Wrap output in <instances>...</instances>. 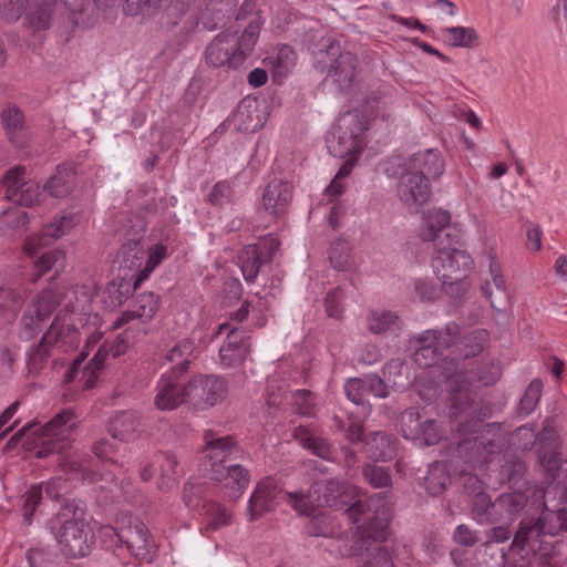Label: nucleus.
<instances>
[{
	"instance_id": "f257e3e1",
	"label": "nucleus",
	"mask_w": 567,
	"mask_h": 567,
	"mask_svg": "<svg viewBox=\"0 0 567 567\" xmlns=\"http://www.w3.org/2000/svg\"><path fill=\"white\" fill-rule=\"evenodd\" d=\"M293 509L301 515H311L316 506L326 504L334 509L346 508V513L358 524L359 539L348 555L358 557L367 567H394L389 550L383 545L391 519V504L383 493L355 501L357 488L337 478L315 483L306 493L296 491L287 494Z\"/></svg>"
},
{
	"instance_id": "f03ea898",
	"label": "nucleus",
	"mask_w": 567,
	"mask_h": 567,
	"mask_svg": "<svg viewBox=\"0 0 567 567\" xmlns=\"http://www.w3.org/2000/svg\"><path fill=\"white\" fill-rule=\"evenodd\" d=\"M474 377L481 385L488 386L499 379L501 368L494 362H486L477 369L476 373L456 372L449 378L451 393L449 415L453 422L452 430L460 435L476 434L484 425L476 404Z\"/></svg>"
},
{
	"instance_id": "7ed1b4c3",
	"label": "nucleus",
	"mask_w": 567,
	"mask_h": 567,
	"mask_svg": "<svg viewBox=\"0 0 567 567\" xmlns=\"http://www.w3.org/2000/svg\"><path fill=\"white\" fill-rule=\"evenodd\" d=\"M368 130V120L363 114L357 112H347L343 114L336 127L327 137V146L333 156L347 157L343 165L326 188L330 196L338 197L344 186L342 179L348 177L357 163V154L363 147L364 133Z\"/></svg>"
},
{
	"instance_id": "20e7f679",
	"label": "nucleus",
	"mask_w": 567,
	"mask_h": 567,
	"mask_svg": "<svg viewBox=\"0 0 567 567\" xmlns=\"http://www.w3.org/2000/svg\"><path fill=\"white\" fill-rule=\"evenodd\" d=\"M80 0H7L3 14L9 21L23 19L31 32L45 31L54 18H62L65 29L73 31L79 25L76 11Z\"/></svg>"
},
{
	"instance_id": "39448f33",
	"label": "nucleus",
	"mask_w": 567,
	"mask_h": 567,
	"mask_svg": "<svg viewBox=\"0 0 567 567\" xmlns=\"http://www.w3.org/2000/svg\"><path fill=\"white\" fill-rule=\"evenodd\" d=\"M260 33V24L251 21L243 33L227 29L210 41L205 51L206 63L213 68H239L252 53Z\"/></svg>"
},
{
	"instance_id": "423d86ee",
	"label": "nucleus",
	"mask_w": 567,
	"mask_h": 567,
	"mask_svg": "<svg viewBox=\"0 0 567 567\" xmlns=\"http://www.w3.org/2000/svg\"><path fill=\"white\" fill-rule=\"evenodd\" d=\"M51 524L53 528L59 526L55 537L65 556L80 558L91 551L94 540L83 506L75 502L64 504Z\"/></svg>"
},
{
	"instance_id": "0eeeda50",
	"label": "nucleus",
	"mask_w": 567,
	"mask_h": 567,
	"mask_svg": "<svg viewBox=\"0 0 567 567\" xmlns=\"http://www.w3.org/2000/svg\"><path fill=\"white\" fill-rule=\"evenodd\" d=\"M78 422L75 413L71 409H65L41 429L31 432L35 424H24L11 436L9 443L17 444L27 436L28 442L35 444V456L43 458L64 450V441L70 437Z\"/></svg>"
},
{
	"instance_id": "6e6552de",
	"label": "nucleus",
	"mask_w": 567,
	"mask_h": 567,
	"mask_svg": "<svg viewBox=\"0 0 567 567\" xmlns=\"http://www.w3.org/2000/svg\"><path fill=\"white\" fill-rule=\"evenodd\" d=\"M79 343L80 332L74 323L70 319L58 315L39 343L27 353L29 373H39L50 357L58 360L56 354L73 351Z\"/></svg>"
},
{
	"instance_id": "1a4fd4ad",
	"label": "nucleus",
	"mask_w": 567,
	"mask_h": 567,
	"mask_svg": "<svg viewBox=\"0 0 567 567\" xmlns=\"http://www.w3.org/2000/svg\"><path fill=\"white\" fill-rule=\"evenodd\" d=\"M458 239L449 240L444 247H436V255L432 259V267L437 279L444 286H458L460 290L468 288L465 281L473 260L465 251L456 247Z\"/></svg>"
},
{
	"instance_id": "9d476101",
	"label": "nucleus",
	"mask_w": 567,
	"mask_h": 567,
	"mask_svg": "<svg viewBox=\"0 0 567 567\" xmlns=\"http://www.w3.org/2000/svg\"><path fill=\"white\" fill-rule=\"evenodd\" d=\"M461 333L456 322H449L443 330L430 329L414 336L411 342L415 348L413 360L420 368L435 365L443 351L455 344Z\"/></svg>"
},
{
	"instance_id": "9b49d317",
	"label": "nucleus",
	"mask_w": 567,
	"mask_h": 567,
	"mask_svg": "<svg viewBox=\"0 0 567 567\" xmlns=\"http://www.w3.org/2000/svg\"><path fill=\"white\" fill-rule=\"evenodd\" d=\"M227 392V381L218 375L198 374L186 383L187 403L200 411L223 402Z\"/></svg>"
},
{
	"instance_id": "f8f14e48",
	"label": "nucleus",
	"mask_w": 567,
	"mask_h": 567,
	"mask_svg": "<svg viewBox=\"0 0 567 567\" xmlns=\"http://www.w3.org/2000/svg\"><path fill=\"white\" fill-rule=\"evenodd\" d=\"M145 251L141 247L138 240H128L125 243L117 252V260L127 269H141L140 275L135 281L138 285L141 281L147 279L153 270L167 257V247L162 244H155L147 250V259L143 266Z\"/></svg>"
},
{
	"instance_id": "ddd939ff",
	"label": "nucleus",
	"mask_w": 567,
	"mask_h": 567,
	"mask_svg": "<svg viewBox=\"0 0 567 567\" xmlns=\"http://www.w3.org/2000/svg\"><path fill=\"white\" fill-rule=\"evenodd\" d=\"M205 447L200 461V471L209 477L210 468L225 467L227 461L237 460L243 454L241 449L229 435L218 436L213 431L204 433Z\"/></svg>"
},
{
	"instance_id": "4468645a",
	"label": "nucleus",
	"mask_w": 567,
	"mask_h": 567,
	"mask_svg": "<svg viewBox=\"0 0 567 567\" xmlns=\"http://www.w3.org/2000/svg\"><path fill=\"white\" fill-rule=\"evenodd\" d=\"M400 431L406 440L419 441L426 446L437 444L443 435L435 420L421 421L420 413L414 408L401 413Z\"/></svg>"
},
{
	"instance_id": "2eb2a0df",
	"label": "nucleus",
	"mask_w": 567,
	"mask_h": 567,
	"mask_svg": "<svg viewBox=\"0 0 567 567\" xmlns=\"http://www.w3.org/2000/svg\"><path fill=\"white\" fill-rule=\"evenodd\" d=\"M450 224V212L442 208H431L423 214L419 236L423 241L433 243L434 248L444 247V244L449 240L458 239V234Z\"/></svg>"
},
{
	"instance_id": "dca6fc26",
	"label": "nucleus",
	"mask_w": 567,
	"mask_h": 567,
	"mask_svg": "<svg viewBox=\"0 0 567 567\" xmlns=\"http://www.w3.org/2000/svg\"><path fill=\"white\" fill-rule=\"evenodd\" d=\"M58 303L55 292L52 290L41 291L27 307L21 318V334L28 339L33 338L41 331L43 322L50 318Z\"/></svg>"
},
{
	"instance_id": "f3484780",
	"label": "nucleus",
	"mask_w": 567,
	"mask_h": 567,
	"mask_svg": "<svg viewBox=\"0 0 567 567\" xmlns=\"http://www.w3.org/2000/svg\"><path fill=\"white\" fill-rule=\"evenodd\" d=\"M527 497L522 492H511L501 494L494 502H489L487 496L478 494L476 508L480 514H485L491 522L509 519L518 514L526 505Z\"/></svg>"
},
{
	"instance_id": "a211bd4d",
	"label": "nucleus",
	"mask_w": 567,
	"mask_h": 567,
	"mask_svg": "<svg viewBox=\"0 0 567 567\" xmlns=\"http://www.w3.org/2000/svg\"><path fill=\"white\" fill-rule=\"evenodd\" d=\"M120 538L135 558L147 563L153 560L157 546L143 522L130 520L128 525L120 528Z\"/></svg>"
},
{
	"instance_id": "6ab92c4d",
	"label": "nucleus",
	"mask_w": 567,
	"mask_h": 567,
	"mask_svg": "<svg viewBox=\"0 0 567 567\" xmlns=\"http://www.w3.org/2000/svg\"><path fill=\"white\" fill-rule=\"evenodd\" d=\"M217 333H227V340L219 349L220 364L224 368L241 364L250 352L249 339L228 322L219 324Z\"/></svg>"
},
{
	"instance_id": "aec40b11",
	"label": "nucleus",
	"mask_w": 567,
	"mask_h": 567,
	"mask_svg": "<svg viewBox=\"0 0 567 567\" xmlns=\"http://www.w3.org/2000/svg\"><path fill=\"white\" fill-rule=\"evenodd\" d=\"M25 169L14 167L3 177L6 198L21 206H33L40 200V188L35 183L25 182Z\"/></svg>"
},
{
	"instance_id": "412c9836",
	"label": "nucleus",
	"mask_w": 567,
	"mask_h": 567,
	"mask_svg": "<svg viewBox=\"0 0 567 567\" xmlns=\"http://www.w3.org/2000/svg\"><path fill=\"white\" fill-rule=\"evenodd\" d=\"M293 197V186L289 181L274 177L261 194V207L271 217L287 214Z\"/></svg>"
},
{
	"instance_id": "4be33fe9",
	"label": "nucleus",
	"mask_w": 567,
	"mask_h": 567,
	"mask_svg": "<svg viewBox=\"0 0 567 567\" xmlns=\"http://www.w3.org/2000/svg\"><path fill=\"white\" fill-rule=\"evenodd\" d=\"M29 293V288L19 277L7 278L0 284V323L16 319Z\"/></svg>"
},
{
	"instance_id": "5701e85b",
	"label": "nucleus",
	"mask_w": 567,
	"mask_h": 567,
	"mask_svg": "<svg viewBox=\"0 0 567 567\" xmlns=\"http://www.w3.org/2000/svg\"><path fill=\"white\" fill-rule=\"evenodd\" d=\"M431 194V185L424 176L411 169L401 175L398 184V195L410 210H417L420 206L427 203Z\"/></svg>"
},
{
	"instance_id": "b1692460",
	"label": "nucleus",
	"mask_w": 567,
	"mask_h": 567,
	"mask_svg": "<svg viewBox=\"0 0 567 567\" xmlns=\"http://www.w3.org/2000/svg\"><path fill=\"white\" fill-rule=\"evenodd\" d=\"M287 494L289 493H282L271 478L259 482L248 501L249 520H257L265 513L272 511L279 498H285L291 505Z\"/></svg>"
},
{
	"instance_id": "393cba45",
	"label": "nucleus",
	"mask_w": 567,
	"mask_h": 567,
	"mask_svg": "<svg viewBox=\"0 0 567 567\" xmlns=\"http://www.w3.org/2000/svg\"><path fill=\"white\" fill-rule=\"evenodd\" d=\"M179 375L164 372L156 382L154 405L161 411H173L187 402L186 384L179 383Z\"/></svg>"
},
{
	"instance_id": "a878e982",
	"label": "nucleus",
	"mask_w": 567,
	"mask_h": 567,
	"mask_svg": "<svg viewBox=\"0 0 567 567\" xmlns=\"http://www.w3.org/2000/svg\"><path fill=\"white\" fill-rule=\"evenodd\" d=\"M481 291L495 310L501 311L508 305L509 292L502 265L494 256H489L488 278L481 285Z\"/></svg>"
},
{
	"instance_id": "bb28decb",
	"label": "nucleus",
	"mask_w": 567,
	"mask_h": 567,
	"mask_svg": "<svg viewBox=\"0 0 567 567\" xmlns=\"http://www.w3.org/2000/svg\"><path fill=\"white\" fill-rule=\"evenodd\" d=\"M208 478L219 483L230 498L240 497L250 481L249 472L239 464L210 468Z\"/></svg>"
},
{
	"instance_id": "cd10ccee",
	"label": "nucleus",
	"mask_w": 567,
	"mask_h": 567,
	"mask_svg": "<svg viewBox=\"0 0 567 567\" xmlns=\"http://www.w3.org/2000/svg\"><path fill=\"white\" fill-rule=\"evenodd\" d=\"M159 299L153 292H142L137 295L130 309L124 311L114 322V329H121L125 326L131 327L135 321H148L157 312Z\"/></svg>"
},
{
	"instance_id": "c85d7f7f",
	"label": "nucleus",
	"mask_w": 567,
	"mask_h": 567,
	"mask_svg": "<svg viewBox=\"0 0 567 567\" xmlns=\"http://www.w3.org/2000/svg\"><path fill=\"white\" fill-rule=\"evenodd\" d=\"M73 226L71 216H62L54 219L50 225L45 226L42 233L29 236L23 246L24 252L31 258H38L42 252L41 249L49 246L52 240L58 239L69 233Z\"/></svg>"
},
{
	"instance_id": "c756f323",
	"label": "nucleus",
	"mask_w": 567,
	"mask_h": 567,
	"mask_svg": "<svg viewBox=\"0 0 567 567\" xmlns=\"http://www.w3.org/2000/svg\"><path fill=\"white\" fill-rule=\"evenodd\" d=\"M328 56L331 63L328 64V75L341 85L350 84L355 76V59L350 52H340L336 43L329 45Z\"/></svg>"
},
{
	"instance_id": "7c9ffc66",
	"label": "nucleus",
	"mask_w": 567,
	"mask_h": 567,
	"mask_svg": "<svg viewBox=\"0 0 567 567\" xmlns=\"http://www.w3.org/2000/svg\"><path fill=\"white\" fill-rule=\"evenodd\" d=\"M409 169L425 178L436 179L445 171V163L440 151L430 148L413 154L408 161Z\"/></svg>"
},
{
	"instance_id": "2f4dec72",
	"label": "nucleus",
	"mask_w": 567,
	"mask_h": 567,
	"mask_svg": "<svg viewBox=\"0 0 567 567\" xmlns=\"http://www.w3.org/2000/svg\"><path fill=\"white\" fill-rule=\"evenodd\" d=\"M97 290L94 285H75L62 296L60 303L74 315H87L92 310V300Z\"/></svg>"
},
{
	"instance_id": "473e14b6",
	"label": "nucleus",
	"mask_w": 567,
	"mask_h": 567,
	"mask_svg": "<svg viewBox=\"0 0 567 567\" xmlns=\"http://www.w3.org/2000/svg\"><path fill=\"white\" fill-rule=\"evenodd\" d=\"M195 341L188 338L176 342L165 354L164 360L172 364L166 373L182 377L189 368L195 357Z\"/></svg>"
},
{
	"instance_id": "72a5a7b5",
	"label": "nucleus",
	"mask_w": 567,
	"mask_h": 567,
	"mask_svg": "<svg viewBox=\"0 0 567 567\" xmlns=\"http://www.w3.org/2000/svg\"><path fill=\"white\" fill-rule=\"evenodd\" d=\"M0 117L9 141L17 146H21L25 130V121L22 111L18 106L9 104L2 110Z\"/></svg>"
},
{
	"instance_id": "f704fd0d",
	"label": "nucleus",
	"mask_w": 567,
	"mask_h": 567,
	"mask_svg": "<svg viewBox=\"0 0 567 567\" xmlns=\"http://www.w3.org/2000/svg\"><path fill=\"white\" fill-rule=\"evenodd\" d=\"M138 425L140 421L134 412L121 411L111 419L109 431L113 439L125 442L135 437Z\"/></svg>"
},
{
	"instance_id": "c9c22d12",
	"label": "nucleus",
	"mask_w": 567,
	"mask_h": 567,
	"mask_svg": "<svg viewBox=\"0 0 567 567\" xmlns=\"http://www.w3.org/2000/svg\"><path fill=\"white\" fill-rule=\"evenodd\" d=\"M364 451L370 458L388 461L395 453V442L381 431L372 432L365 441Z\"/></svg>"
},
{
	"instance_id": "e433bc0d",
	"label": "nucleus",
	"mask_w": 567,
	"mask_h": 567,
	"mask_svg": "<svg viewBox=\"0 0 567 567\" xmlns=\"http://www.w3.org/2000/svg\"><path fill=\"white\" fill-rule=\"evenodd\" d=\"M368 329L374 334L396 336L401 330V320L392 311H374L368 318Z\"/></svg>"
},
{
	"instance_id": "4c0bfd02",
	"label": "nucleus",
	"mask_w": 567,
	"mask_h": 567,
	"mask_svg": "<svg viewBox=\"0 0 567 567\" xmlns=\"http://www.w3.org/2000/svg\"><path fill=\"white\" fill-rule=\"evenodd\" d=\"M488 540L483 544L484 555H487L489 551L491 555H497V560L495 564L489 565L488 560H484L486 567H504L506 564L507 555L504 549H496L492 546V543H504L511 538L512 532L507 526H497L491 528L487 533Z\"/></svg>"
},
{
	"instance_id": "58836bf2",
	"label": "nucleus",
	"mask_w": 567,
	"mask_h": 567,
	"mask_svg": "<svg viewBox=\"0 0 567 567\" xmlns=\"http://www.w3.org/2000/svg\"><path fill=\"white\" fill-rule=\"evenodd\" d=\"M331 266L338 271H347L354 267L352 247L347 239L338 238L332 241L329 249Z\"/></svg>"
},
{
	"instance_id": "ea45409f",
	"label": "nucleus",
	"mask_w": 567,
	"mask_h": 567,
	"mask_svg": "<svg viewBox=\"0 0 567 567\" xmlns=\"http://www.w3.org/2000/svg\"><path fill=\"white\" fill-rule=\"evenodd\" d=\"M269 60L272 65L275 81L280 82L293 69L297 54L291 47L284 44L277 49L276 55L269 58Z\"/></svg>"
},
{
	"instance_id": "a19ab883",
	"label": "nucleus",
	"mask_w": 567,
	"mask_h": 567,
	"mask_svg": "<svg viewBox=\"0 0 567 567\" xmlns=\"http://www.w3.org/2000/svg\"><path fill=\"white\" fill-rule=\"evenodd\" d=\"M441 32L444 41L453 48H471L478 40L477 32L472 27H445Z\"/></svg>"
},
{
	"instance_id": "79ce46f5",
	"label": "nucleus",
	"mask_w": 567,
	"mask_h": 567,
	"mask_svg": "<svg viewBox=\"0 0 567 567\" xmlns=\"http://www.w3.org/2000/svg\"><path fill=\"white\" fill-rule=\"evenodd\" d=\"M66 265V257L64 251L60 249H52L48 251H43L34 261V270L37 271V276L40 277L48 271H54V274H60L64 270Z\"/></svg>"
},
{
	"instance_id": "37998d69",
	"label": "nucleus",
	"mask_w": 567,
	"mask_h": 567,
	"mask_svg": "<svg viewBox=\"0 0 567 567\" xmlns=\"http://www.w3.org/2000/svg\"><path fill=\"white\" fill-rule=\"evenodd\" d=\"M239 267L247 282H254L261 266L260 252L255 245L245 247L238 255Z\"/></svg>"
},
{
	"instance_id": "c03bdc74",
	"label": "nucleus",
	"mask_w": 567,
	"mask_h": 567,
	"mask_svg": "<svg viewBox=\"0 0 567 567\" xmlns=\"http://www.w3.org/2000/svg\"><path fill=\"white\" fill-rule=\"evenodd\" d=\"M293 437L305 449H308L321 458H328L330 456L331 452L329 445L323 440L316 437L308 427L302 425L297 426L293 430Z\"/></svg>"
},
{
	"instance_id": "a18cd8bd",
	"label": "nucleus",
	"mask_w": 567,
	"mask_h": 567,
	"mask_svg": "<svg viewBox=\"0 0 567 567\" xmlns=\"http://www.w3.org/2000/svg\"><path fill=\"white\" fill-rule=\"evenodd\" d=\"M450 482L446 466L443 463H433L425 476V488L430 495L437 496L442 494Z\"/></svg>"
},
{
	"instance_id": "49530a36",
	"label": "nucleus",
	"mask_w": 567,
	"mask_h": 567,
	"mask_svg": "<svg viewBox=\"0 0 567 567\" xmlns=\"http://www.w3.org/2000/svg\"><path fill=\"white\" fill-rule=\"evenodd\" d=\"M73 173L68 168H59L44 185V190L54 197L66 196L73 186Z\"/></svg>"
},
{
	"instance_id": "de8ad7c7",
	"label": "nucleus",
	"mask_w": 567,
	"mask_h": 567,
	"mask_svg": "<svg viewBox=\"0 0 567 567\" xmlns=\"http://www.w3.org/2000/svg\"><path fill=\"white\" fill-rule=\"evenodd\" d=\"M563 530L560 515L553 512L543 513L542 516L530 525V532H535V536H556Z\"/></svg>"
},
{
	"instance_id": "09e8293b",
	"label": "nucleus",
	"mask_w": 567,
	"mask_h": 567,
	"mask_svg": "<svg viewBox=\"0 0 567 567\" xmlns=\"http://www.w3.org/2000/svg\"><path fill=\"white\" fill-rule=\"evenodd\" d=\"M106 351L104 349H99L90 362L84 367L81 380L85 389H92L95 385L100 372L104 367Z\"/></svg>"
},
{
	"instance_id": "8fccbe9b",
	"label": "nucleus",
	"mask_w": 567,
	"mask_h": 567,
	"mask_svg": "<svg viewBox=\"0 0 567 567\" xmlns=\"http://www.w3.org/2000/svg\"><path fill=\"white\" fill-rule=\"evenodd\" d=\"M128 287L124 282L112 281L103 291L105 308L113 310L122 306L127 299Z\"/></svg>"
},
{
	"instance_id": "3c124183",
	"label": "nucleus",
	"mask_w": 567,
	"mask_h": 567,
	"mask_svg": "<svg viewBox=\"0 0 567 567\" xmlns=\"http://www.w3.org/2000/svg\"><path fill=\"white\" fill-rule=\"evenodd\" d=\"M543 391V382L539 379H534L527 386L523 398L518 404V412L522 415L530 414L537 406Z\"/></svg>"
},
{
	"instance_id": "603ef678",
	"label": "nucleus",
	"mask_w": 567,
	"mask_h": 567,
	"mask_svg": "<svg viewBox=\"0 0 567 567\" xmlns=\"http://www.w3.org/2000/svg\"><path fill=\"white\" fill-rule=\"evenodd\" d=\"M489 333L485 329H474L463 337L465 357H474L488 343Z\"/></svg>"
},
{
	"instance_id": "864d4df0",
	"label": "nucleus",
	"mask_w": 567,
	"mask_h": 567,
	"mask_svg": "<svg viewBox=\"0 0 567 567\" xmlns=\"http://www.w3.org/2000/svg\"><path fill=\"white\" fill-rule=\"evenodd\" d=\"M225 0H210L205 10L200 14V23L207 30L216 29L217 24L223 20L225 16L224 3Z\"/></svg>"
},
{
	"instance_id": "5fc2aeb1",
	"label": "nucleus",
	"mask_w": 567,
	"mask_h": 567,
	"mask_svg": "<svg viewBox=\"0 0 567 567\" xmlns=\"http://www.w3.org/2000/svg\"><path fill=\"white\" fill-rule=\"evenodd\" d=\"M363 475L374 488H386L392 485V477L388 468L374 464H368L363 468Z\"/></svg>"
},
{
	"instance_id": "6e6d98bb",
	"label": "nucleus",
	"mask_w": 567,
	"mask_h": 567,
	"mask_svg": "<svg viewBox=\"0 0 567 567\" xmlns=\"http://www.w3.org/2000/svg\"><path fill=\"white\" fill-rule=\"evenodd\" d=\"M43 486H31L21 497L24 520L31 524L32 516L42 498Z\"/></svg>"
},
{
	"instance_id": "4d7b16f0",
	"label": "nucleus",
	"mask_w": 567,
	"mask_h": 567,
	"mask_svg": "<svg viewBox=\"0 0 567 567\" xmlns=\"http://www.w3.org/2000/svg\"><path fill=\"white\" fill-rule=\"evenodd\" d=\"M29 218L27 213L20 207H11L0 215V228L17 229L27 225Z\"/></svg>"
},
{
	"instance_id": "13d9d810",
	"label": "nucleus",
	"mask_w": 567,
	"mask_h": 567,
	"mask_svg": "<svg viewBox=\"0 0 567 567\" xmlns=\"http://www.w3.org/2000/svg\"><path fill=\"white\" fill-rule=\"evenodd\" d=\"M347 398L354 404H363L368 395L365 375L363 378H350L344 383Z\"/></svg>"
},
{
	"instance_id": "bf43d9fd",
	"label": "nucleus",
	"mask_w": 567,
	"mask_h": 567,
	"mask_svg": "<svg viewBox=\"0 0 567 567\" xmlns=\"http://www.w3.org/2000/svg\"><path fill=\"white\" fill-rule=\"evenodd\" d=\"M231 522V515L225 507L219 504H212L208 509L207 516V530H217L224 526L229 525Z\"/></svg>"
},
{
	"instance_id": "052dcab7",
	"label": "nucleus",
	"mask_w": 567,
	"mask_h": 567,
	"mask_svg": "<svg viewBox=\"0 0 567 567\" xmlns=\"http://www.w3.org/2000/svg\"><path fill=\"white\" fill-rule=\"evenodd\" d=\"M344 299L343 290L336 288L324 298L326 312L331 318H340L343 312L342 301Z\"/></svg>"
},
{
	"instance_id": "680f3d73",
	"label": "nucleus",
	"mask_w": 567,
	"mask_h": 567,
	"mask_svg": "<svg viewBox=\"0 0 567 567\" xmlns=\"http://www.w3.org/2000/svg\"><path fill=\"white\" fill-rule=\"evenodd\" d=\"M369 107L374 113L375 117H381L383 121H389L393 115V107L391 99L386 95H380L368 100Z\"/></svg>"
},
{
	"instance_id": "e2e57ef3",
	"label": "nucleus",
	"mask_w": 567,
	"mask_h": 567,
	"mask_svg": "<svg viewBox=\"0 0 567 567\" xmlns=\"http://www.w3.org/2000/svg\"><path fill=\"white\" fill-rule=\"evenodd\" d=\"M437 288L432 282L422 279L414 281V297L420 301H433L437 298Z\"/></svg>"
},
{
	"instance_id": "0e129e2a",
	"label": "nucleus",
	"mask_w": 567,
	"mask_h": 567,
	"mask_svg": "<svg viewBox=\"0 0 567 567\" xmlns=\"http://www.w3.org/2000/svg\"><path fill=\"white\" fill-rule=\"evenodd\" d=\"M159 471L164 478L174 480L178 474V461L172 453H164L158 457Z\"/></svg>"
},
{
	"instance_id": "69168bd1",
	"label": "nucleus",
	"mask_w": 567,
	"mask_h": 567,
	"mask_svg": "<svg viewBox=\"0 0 567 567\" xmlns=\"http://www.w3.org/2000/svg\"><path fill=\"white\" fill-rule=\"evenodd\" d=\"M298 412L302 415H312L315 404L313 394L307 390H298L293 396Z\"/></svg>"
},
{
	"instance_id": "338daca9",
	"label": "nucleus",
	"mask_w": 567,
	"mask_h": 567,
	"mask_svg": "<svg viewBox=\"0 0 567 567\" xmlns=\"http://www.w3.org/2000/svg\"><path fill=\"white\" fill-rule=\"evenodd\" d=\"M526 471L525 463L518 458L506 462L502 467V474L507 476L508 482L517 484Z\"/></svg>"
},
{
	"instance_id": "774afa93",
	"label": "nucleus",
	"mask_w": 567,
	"mask_h": 567,
	"mask_svg": "<svg viewBox=\"0 0 567 567\" xmlns=\"http://www.w3.org/2000/svg\"><path fill=\"white\" fill-rule=\"evenodd\" d=\"M231 198V187L227 182H218L209 193V202L214 205H224Z\"/></svg>"
}]
</instances>
